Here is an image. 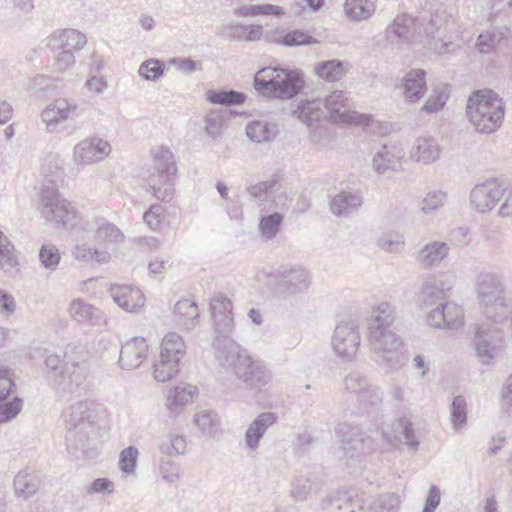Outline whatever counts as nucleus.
<instances>
[{
    "label": "nucleus",
    "mask_w": 512,
    "mask_h": 512,
    "mask_svg": "<svg viewBox=\"0 0 512 512\" xmlns=\"http://www.w3.org/2000/svg\"><path fill=\"white\" fill-rule=\"evenodd\" d=\"M395 308L387 301L371 307L366 318L367 341L375 362L388 371H398L406 364L403 341L393 329Z\"/></svg>",
    "instance_id": "1"
},
{
    "label": "nucleus",
    "mask_w": 512,
    "mask_h": 512,
    "mask_svg": "<svg viewBox=\"0 0 512 512\" xmlns=\"http://www.w3.org/2000/svg\"><path fill=\"white\" fill-rule=\"evenodd\" d=\"M86 359V349L76 344H68L62 356L58 354L46 356L47 377L60 397L73 395L82 388L89 373Z\"/></svg>",
    "instance_id": "2"
},
{
    "label": "nucleus",
    "mask_w": 512,
    "mask_h": 512,
    "mask_svg": "<svg viewBox=\"0 0 512 512\" xmlns=\"http://www.w3.org/2000/svg\"><path fill=\"white\" fill-rule=\"evenodd\" d=\"M327 111L332 122L337 124H348L359 122L363 115L353 110L351 100L342 90H335L322 99L302 100L293 111L299 120L308 126L320 121Z\"/></svg>",
    "instance_id": "3"
},
{
    "label": "nucleus",
    "mask_w": 512,
    "mask_h": 512,
    "mask_svg": "<svg viewBox=\"0 0 512 512\" xmlns=\"http://www.w3.org/2000/svg\"><path fill=\"white\" fill-rule=\"evenodd\" d=\"M94 412L95 404L84 400L73 403L62 413L67 451L75 458H92L94 456V452L89 447Z\"/></svg>",
    "instance_id": "4"
},
{
    "label": "nucleus",
    "mask_w": 512,
    "mask_h": 512,
    "mask_svg": "<svg viewBox=\"0 0 512 512\" xmlns=\"http://www.w3.org/2000/svg\"><path fill=\"white\" fill-rule=\"evenodd\" d=\"M475 291L484 315L501 322L512 314V299L507 294L502 276L495 272L482 271L475 281Z\"/></svg>",
    "instance_id": "5"
},
{
    "label": "nucleus",
    "mask_w": 512,
    "mask_h": 512,
    "mask_svg": "<svg viewBox=\"0 0 512 512\" xmlns=\"http://www.w3.org/2000/svg\"><path fill=\"white\" fill-rule=\"evenodd\" d=\"M505 105L502 98L492 90L474 92L467 101L466 115L479 133L491 134L502 124Z\"/></svg>",
    "instance_id": "6"
},
{
    "label": "nucleus",
    "mask_w": 512,
    "mask_h": 512,
    "mask_svg": "<svg viewBox=\"0 0 512 512\" xmlns=\"http://www.w3.org/2000/svg\"><path fill=\"white\" fill-rule=\"evenodd\" d=\"M152 160L153 172L147 179V191L162 202H170L174 195L172 179L177 171L174 155L169 148L161 146L152 152Z\"/></svg>",
    "instance_id": "7"
},
{
    "label": "nucleus",
    "mask_w": 512,
    "mask_h": 512,
    "mask_svg": "<svg viewBox=\"0 0 512 512\" xmlns=\"http://www.w3.org/2000/svg\"><path fill=\"white\" fill-rule=\"evenodd\" d=\"M38 210L47 221L62 224L65 227H74L77 212L58 192V185L54 179L44 178L39 194Z\"/></svg>",
    "instance_id": "8"
},
{
    "label": "nucleus",
    "mask_w": 512,
    "mask_h": 512,
    "mask_svg": "<svg viewBox=\"0 0 512 512\" xmlns=\"http://www.w3.org/2000/svg\"><path fill=\"white\" fill-rule=\"evenodd\" d=\"M186 354L183 338L175 333H167L160 344L159 358L153 363V377L159 383L171 380L180 371V363Z\"/></svg>",
    "instance_id": "9"
},
{
    "label": "nucleus",
    "mask_w": 512,
    "mask_h": 512,
    "mask_svg": "<svg viewBox=\"0 0 512 512\" xmlns=\"http://www.w3.org/2000/svg\"><path fill=\"white\" fill-rule=\"evenodd\" d=\"M339 452L347 459H359L376 450L374 439L360 427L349 423H340L335 428Z\"/></svg>",
    "instance_id": "10"
},
{
    "label": "nucleus",
    "mask_w": 512,
    "mask_h": 512,
    "mask_svg": "<svg viewBox=\"0 0 512 512\" xmlns=\"http://www.w3.org/2000/svg\"><path fill=\"white\" fill-rule=\"evenodd\" d=\"M343 390L355 398L360 409L370 412L383 401V390L359 371L349 372L343 379Z\"/></svg>",
    "instance_id": "11"
},
{
    "label": "nucleus",
    "mask_w": 512,
    "mask_h": 512,
    "mask_svg": "<svg viewBox=\"0 0 512 512\" xmlns=\"http://www.w3.org/2000/svg\"><path fill=\"white\" fill-rule=\"evenodd\" d=\"M493 323H476L473 325L472 344L475 348L476 355L483 364H489L491 360L497 358L503 345V332L497 325Z\"/></svg>",
    "instance_id": "12"
},
{
    "label": "nucleus",
    "mask_w": 512,
    "mask_h": 512,
    "mask_svg": "<svg viewBox=\"0 0 512 512\" xmlns=\"http://www.w3.org/2000/svg\"><path fill=\"white\" fill-rule=\"evenodd\" d=\"M276 281V292L283 298L304 294L311 285L310 272L301 265L280 266L271 275Z\"/></svg>",
    "instance_id": "13"
},
{
    "label": "nucleus",
    "mask_w": 512,
    "mask_h": 512,
    "mask_svg": "<svg viewBox=\"0 0 512 512\" xmlns=\"http://www.w3.org/2000/svg\"><path fill=\"white\" fill-rule=\"evenodd\" d=\"M360 343L358 323L346 320L337 324L332 335L331 345L338 358L348 362L354 360Z\"/></svg>",
    "instance_id": "14"
},
{
    "label": "nucleus",
    "mask_w": 512,
    "mask_h": 512,
    "mask_svg": "<svg viewBox=\"0 0 512 512\" xmlns=\"http://www.w3.org/2000/svg\"><path fill=\"white\" fill-rule=\"evenodd\" d=\"M84 110L83 106L72 99L58 98L42 110L40 117L46 125V131L53 133L59 124L80 117Z\"/></svg>",
    "instance_id": "15"
},
{
    "label": "nucleus",
    "mask_w": 512,
    "mask_h": 512,
    "mask_svg": "<svg viewBox=\"0 0 512 512\" xmlns=\"http://www.w3.org/2000/svg\"><path fill=\"white\" fill-rule=\"evenodd\" d=\"M452 288V283L445 279V275H432L427 277L416 293V304L427 309L433 305L442 303L446 298V292Z\"/></svg>",
    "instance_id": "16"
},
{
    "label": "nucleus",
    "mask_w": 512,
    "mask_h": 512,
    "mask_svg": "<svg viewBox=\"0 0 512 512\" xmlns=\"http://www.w3.org/2000/svg\"><path fill=\"white\" fill-rule=\"evenodd\" d=\"M83 229L93 233L96 244L109 248L117 246L124 241V234L112 222L101 216H92L85 221Z\"/></svg>",
    "instance_id": "17"
},
{
    "label": "nucleus",
    "mask_w": 512,
    "mask_h": 512,
    "mask_svg": "<svg viewBox=\"0 0 512 512\" xmlns=\"http://www.w3.org/2000/svg\"><path fill=\"white\" fill-rule=\"evenodd\" d=\"M505 195V187L497 179L477 184L470 193L471 206L480 213L490 211Z\"/></svg>",
    "instance_id": "18"
},
{
    "label": "nucleus",
    "mask_w": 512,
    "mask_h": 512,
    "mask_svg": "<svg viewBox=\"0 0 512 512\" xmlns=\"http://www.w3.org/2000/svg\"><path fill=\"white\" fill-rule=\"evenodd\" d=\"M247 361L235 366L234 374L241 379L247 388L261 390L271 378V372L264 362L247 356Z\"/></svg>",
    "instance_id": "19"
},
{
    "label": "nucleus",
    "mask_w": 512,
    "mask_h": 512,
    "mask_svg": "<svg viewBox=\"0 0 512 512\" xmlns=\"http://www.w3.org/2000/svg\"><path fill=\"white\" fill-rule=\"evenodd\" d=\"M427 323L437 329L457 330L464 324V312L454 302L439 303L427 316Z\"/></svg>",
    "instance_id": "20"
},
{
    "label": "nucleus",
    "mask_w": 512,
    "mask_h": 512,
    "mask_svg": "<svg viewBox=\"0 0 512 512\" xmlns=\"http://www.w3.org/2000/svg\"><path fill=\"white\" fill-rule=\"evenodd\" d=\"M210 311L213 318L214 337H231L234 329L231 300L222 293H216L211 299Z\"/></svg>",
    "instance_id": "21"
},
{
    "label": "nucleus",
    "mask_w": 512,
    "mask_h": 512,
    "mask_svg": "<svg viewBox=\"0 0 512 512\" xmlns=\"http://www.w3.org/2000/svg\"><path fill=\"white\" fill-rule=\"evenodd\" d=\"M213 353L219 364L225 368H232L247 361L249 353L235 342L230 336L214 337L212 341Z\"/></svg>",
    "instance_id": "22"
},
{
    "label": "nucleus",
    "mask_w": 512,
    "mask_h": 512,
    "mask_svg": "<svg viewBox=\"0 0 512 512\" xmlns=\"http://www.w3.org/2000/svg\"><path fill=\"white\" fill-rule=\"evenodd\" d=\"M111 152V145L99 137H91L79 142L73 150L77 165H89L106 158Z\"/></svg>",
    "instance_id": "23"
},
{
    "label": "nucleus",
    "mask_w": 512,
    "mask_h": 512,
    "mask_svg": "<svg viewBox=\"0 0 512 512\" xmlns=\"http://www.w3.org/2000/svg\"><path fill=\"white\" fill-rule=\"evenodd\" d=\"M285 68L281 67H264L260 69L254 76V88L260 94L272 96H287L292 90H284L279 88V82L283 79L281 76Z\"/></svg>",
    "instance_id": "24"
},
{
    "label": "nucleus",
    "mask_w": 512,
    "mask_h": 512,
    "mask_svg": "<svg viewBox=\"0 0 512 512\" xmlns=\"http://www.w3.org/2000/svg\"><path fill=\"white\" fill-rule=\"evenodd\" d=\"M149 345L143 337H133L121 346L119 365L122 369L133 370L138 368L147 358Z\"/></svg>",
    "instance_id": "25"
},
{
    "label": "nucleus",
    "mask_w": 512,
    "mask_h": 512,
    "mask_svg": "<svg viewBox=\"0 0 512 512\" xmlns=\"http://www.w3.org/2000/svg\"><path fill=\"white\" fill-rule=\"evenodd\" d=\"M114 302L127 312H137L144 306L145 297L141 290L131 285H113L110 289Z\"/></svg>",
    "instance_id": "26"
},
{
    "label": "nucleus",
    "mask_w": 512,
    "mask_h": 512,
    "mask_svg": "<svg viewBox=\"0 0 512 512\" xmlns=\"http://www.w3.org/2000/svg\"><path fill=\"white\" fill-rule=\"evenodd\" d=\"M47 45L54 51L68 50L77 52L81 50L86 42V36L75 29H64L53 32L47 39Z\"/></svg>",
    "instance_id": "27"
},
{
    "label": "nucleus",
    "mask_w": 512,
    "mask_h": 512,
    "mask_svg": "<svg viewBox=\"0 0 512 512\" xmlns=\"http://www.w3.org/2000/svg\"><path fill=\"white\" fill-rule=\"evenodd\" d=\"M278 416L274 412L260 413L248 426L245 435V445L252 451H255L260 444L269 427L277 422Z\"/></svg>",
    "instance_id": "28"
},
{
    "label": "nucleus",
    "mask_w": 512,
    "mask_h": 512,
    "mask_svg": "<svg viewBox=\"0 0 512 512\" xmlns=\"http://www.w3.org/2000/svg\"><path fill=\"white\" fill-rule=\"evenodd\" d=\"M450 247L442 241H431L425 244L416 254V261L423 268L438 266L448 255Z\"/></svg>",
    "instance_id": "29"
},
{
    "label": "nucleus",
    "mask_w": 512,
    "mask_h": 512,
    "mask_svg": "<svg viewBox=\"0 0 512 512\" xmlns=\"http://www.w3.org/2000/svg\"><path fill=\"white\" fill-rule=\"evenodd\" d=\"M404 156L403 150L396 145L384 144L373 157V167L378 174H384L389 170L396 171L399 160Z\"/></svg>",
    "instance_id": "30"
},
{
    "label": "nucleus",
    "mask_w": 512,
    "mask_h": 512,
    "mask_svg": "<svg viewBox=\"0 0 512 512\" xmlns=\"http://www.w3.org/2000/svg\"><path fill=\"white\" fill-rule=\"evenodd\" d=\"M363 203L359 192L342 191L336 194L330 202V210L337 216H348L357 211Z\"/></svg>",
    "instance_id": "31"
},
{
    "label": "nucleus",
    "mask_w": 512,
    "mask_h": 512,
    "mask_svg": "<svg viewBox=\"0 0 512 512\" xmlns=\"http://www.w3.org/2000/svg\"><path fill=\"white\" fill-rule=\"evenodd\" d=\"M425 71L414 69L403 78V94L407 102L418 101L426 91Z\"/></svg>",
    "instance_id": "32"
},
{
    "label": "nucleus",
    "mask_w": 512,
    "mask_h": 512,
    "mask_svg": "<svg viewBox=\"0 0 512 512\" xmlns=\"http://www.w3.org/2000/svg\"><path fill=\"white\" fill-rule=\"evenodd\" d=\"M441 147L433 137H419L413 147L411 157L417 162L430 164L439 159Z\"/></svg>",
    "instance_id": "33"
},
{
    "label": "nucleus",
    "mask_w": 512,
    "mask_h": 512,
    "mask_svg": "<svg viewBox=\"0 0 512 512\" xmlns=\"http://www.w3.org/2000/svg\"><path fill=\"white\" fill-rule=\"evenodd\" d=\"M413 19L408 15H398L386 28V38L391 44H406L412 37Z\"/></svg>",
    "instance_id": "34"
},
{
    "label": "nucleus",
    "mask_w": 512,
    "mask_h": 512,
    "mask_svg": "<svg viewBox=\"0 0 512 512\" xmlns=\"http://www.w3.org/2000/svg\"><path fill=\"white\" fill-rule=\"evenodd\" d=\"M71 316L79 322H89L92 325H100L105 322L104 313L82 299H74L69 308Z\"/></svg>",
    "instance_id": "35"
},
{
    "label": "nucleus",
    "mask_w": 512,
    "mask_h": 512,
    "mask_svg": "<svg viewBox=\"0 0 512 512\" xmlns=\"http://www.w3.org/2000/svg\"><path fill=\"white\" fill-rule=\"evenodd\" d=\"M268 40L272 43L286 47H297L301 45H311L317 43L316 39L302 30L286 32L283 29H277L268 36Z\"/></svg>",
    "instance_id": "36"
},
{
    "label": "nucleus",
    "mask_w": 512,
    "mask_h": 512,
    "mask_svg": "<svg viewBox=\"0 0 512 512\" xmlns=\"http://www.w3.org/2000/svg\"><path fill=\"white\" fill-rule=\"evenodd\" d=\"M377 0H346L344 12L351 21H363L370 18L376 10Z\"/></svg>",
    "instance_id": "37"
},
{
    "label": "nucleus",
    "mask_w": 512,
    "mask_h": 512,
    "mask_svg": "<svg viewBox=\"0 0 512 512\" xmlns=\"http://www.w3.org/2000/svg\"><path fill=\"white\" fill-rule=\"evenodd\" d=\"M15 494L23 499H28L34 495L40 487L39 477L28 470H22L14 478Z\"/></svg>",
    "instance_id": "38"
},
{
    "label": "nucleus",
    "mask_w": 512,
    "mask_h": 512,
    "mask_svg": "<svg viewBox=\"0 0 512 512\" xmlns=\"http://www.w3.org/2000/svg\"><path fill=\"white\" fill-rule=\"evenodd\" d=\"M176 321L186 330H190L195 326V322L199 317V309L195 302L189 299L179 300L174 307Z\"/></svg>",
    "instance_id": "39"
},
{
    "label": "nucleus",
    "mask_w": 512,
    "mask_h": 512,
    "mask_svg": "<svg viewBox=\"0 0 512 512\" xmlns=\"http://www.w3.org/2000/svg\"><path fill=\"white\" fill-rule=\"evenodd\" d=\"M197 393L196 386L189 384L177 385L169 390L166 405L170 410L175 411L192 402Z\"/></svg>",
    "instance_id": "40"
},
{
    "label": "nucleus",
    "mask_w": 512,
    "mask_h": 512,
    "mask_svg": "<svg viewBox=\"0 0 512 512\" xmlns=\"http://www.w3.org/2000/svg\"><path fill=\"white\" fill-rule=\"evenodd\" d=\"M347 66V63L333 59L318 63L315 66V71L320 78L328 82H334L344 77L347 72Z\"/></svg>",
    "instance_id": "41"
},
{
    "label": "nucleus",
    "mask_w": 512,
    "mask_h": 512,
    "mask_svg": "<svg viewBox=\"0 0 512 512\" xmlns=\"http://www.w3.org/2000/svg\"><path fill=\"white\" fill-rule=\"evenodd\" d=\"M72 256L84 263L96 261L99 264L107 263L110 260V254L105 250L91 247L87 243L78 244L72 250Z\"/></svg>",
    "instance_id": "42"
},
{
    "label": "nucleus",
    "mask_w": 512,
    "mask_h": 512,
    "mask_svg": "<svg viewBox=\"0 0 512 512\" xmlns=\"http://www.w3.org/2000/svg\"><path fill=\"white\" fill-rule=\"evenodd\" d=\"M277 126L264 121L256 120L250 122L246 127L247 136L254 142H269L277 134Z\"/></svg>",
    "instance_id": "43"
},
{
    "label": "nucleus",
    "mask_w": 512,
    "mask_h": 512,
    "mask_svg": "<svg viewBox=\"0 0 512 512\" xmlns=\"http://www.w3.org/2000/svg\"><path fill=\"white\" fill-rule=\"evenodd\" d=\"M508 29H493L481 33L476 41V49L482 54L492 52L502 40L508 37Z\"/></svg>",
    "instance_id": "44"
},
{
    "label": "nucleus",
    "mask_w": 512,
    "mask_h": 512,
    "mask_svg": "<svg viewBox=\"0 0 512 512\" xmlns=\"http://www.w3.org/2000/svg\"><path fill=\"white\" fill-rule=\"evenodd\" d=\"M238 17H254L257 15H272L281 17L285 14L282 7L273 4L242 5L234 9Z\"/></svg>",
    "instance_id": "45"
},
{
    "label": "nucleus",
    "mask_w": 512,
    "mask_h": 512,
    "mask_svg": "<svg viewBox=\"0 0 512 512\" xmlns=\"http://www.w3.org/2000/svg\"><path fill=\"white\" fill-rule=\"evenodd\" d=\"M283 79L279 82V88L292 90L287 96H272V98L277 99H292L296 95L300 93L304 86V80L301 74L297 70L284 69L282 75Z\"/></svg>",
    "instance_id": "46"
},
{
    "label": "nucleus",
    "mask_w": 512,
    "mask_h": 512,
    "mask_svg": "<svg viewBox=\"0 0 512 512\" xmlns=\"http://www.w3.org/2000/svg\"><path fill=\"white\" fill-rule=\"evenodd\" d=\"M194 423L204 436H214L220 426L218 415L210 410H202L195 414Z\"/></svg>",
    "instance_id": "47"
},
{
    "label": "nucleus",
    "mask_w": 512,
    "mask_h": 512,
    "mask_svg": "<svg viewBox=\"0 0 512 512\" xmlns=\"http://www.w3.org/2000/svg\"><path fill=\"white\" fill-rule=\"evenodd\" d=\"M246 96L235 90L208 91L207 100L214 104L234 106L244 103Z\"/></svg>",
    "instance_id": "48"
},
{
    "label": "nucleus",
    "mask_w": 512,
    "mask_h": 512,
    "mask_svg": "<svg viewBox=\"0 0 512 512\" xmlns=\"http://www.w3.org/2000/svg\"><path fill=\"white\" fill-rule=\"evenodd\" d=\"M453 428L459 430L467 420V403L463 396H456L450 406Z\"/></svg>",
    "instance_id": "49"
},
{
    "label": "nucleus",
    "mask_w": 512,
    "mask_h": 512,
    "mask_svg": "<svg viewBox=\"0 0 512 512\" xmlns=\"http://www.w3.org/2000/svg\"><path fill=\"white\" fill-rule=\"evenodd\" d=\"M277 189L278 180L272 178L247 187V192L252 198L265 201L269 198L270 193Z\"/></svg>",
    "instance_id": "50"
},
{
    "label": "nucleus",
    "mask_w": 512,
    "mask_h": 512,
    "mask_svg": "<svg viewBox=\"0 0 512 512\" xmlns=\"http://www.w3.org/2000/svg\"><path fill=\"white\" fill-rule=\"evenodd\" d=\"M39 259L43 267L55 270L60 262L61 256L56 246L50 243H45L39 250Z\"/></svg>",
    "instance_id": "51"
},
{
    "label": "nucleus",
    "mask_w": 512,
    "mask_h": 512,
    "mask_svg": "<svg viewBox=\"0 0 512 512\" xmlns=\"http://www.w3.org/2000/svg\"><path fill=\"white\" fill-rule=\"evenodd\" d=\"M164 69V64L160 60L149 59L140 65L138 73L145 80L156 81L163 75Z\"/></svg>",
    "instance_id": "52"
},
{
    "label": "nucleus",
    "mask_w": 512,
    "mask_h": 512,
    "mask_svg": "<svg viewBox=\"0 0 512 512\" xmlns=\"http://www.w3.org/2000/svg\"><path fill=\"white\" fill-rule=\"evenodd\" d=\"M395 439L399 443H403L405 445L410 446L411 448H416L419 445V442L416 439L414 430L412 428V424L405 421H400L397 423L394 428Z\"/></svg>",
    "instance_id": "53"
},
{
    "label": "nucleus",
    "mask_w": 512,
    "mask_h": 512,
    "mask_svg": "<svg viewBox=\"0 0 512 512\" xmlns=\"http://www.w3.org/2000/svg\"><path fill=\"white\" fill-rule=\"evenodd\" d=\"M138 455V449L134 446H129L123 449L119 456L120 470L127 475L134 474Z\"/></svg>",
    "instance_id": "54"
},
{
    "label": "nucleus",
    "mask_w": 512,
    "mask_h": 512,
    "mask_svg": "<svg viewBox=\"0 0 512 512\" xmlns=\"http://www.w3.org/2000/svg\"><path fill=\"white\" fill-rule=\"evenodd\" d=\"M399 498L393 494H384L375 499L367 508L373 512H397Z\"/></svg>",
    "instance_id": "55"
},
{
    "label": "nucleus",
    "mask_w": 512,
    "mask_h": 512,
    "mask_svg": "<svg viewBox=\"0 0 512 512\" xmlns=\"http://www.w3.org/2000/svg\"><path fill=\"white\" fill-rule=\"evenodd\" d=\"M0 243V266L5 271H10L17 265V258L14 251V245L7 237Z\"/></svg>",
    "instance_id": "56"
},
{
    "label": "nucleus",
    "mask_w": 512,
    "mask_h": 512,
    "mask_svg": "<svg viewBox=\"0 0 512 512\" xmlns=\"http://www.w3.org/2000/svg\"><path fill=\"white\" fill-rule=\"evenodd\" d=\"M0 243V266L5 271H10L17 265V258L14 251V245L7 237Z\"/></svg>",
    "instance_id": "57"
},
{
    "label": "nucleus",
    "mask_w": 512,
    "mask_h": 512,
    "mask_svg": "<svg viewBox=\"0 0 512 512\" xmlns=\"http://www.w3.org/2000/svg\"><path fill=\"white\" fill-rule=\"evenodd\" d=\"M282 220L283 217L278 212L262 217L259 225L262 234L267 239L274 238L279 230Z\"/></svg>",
    "instance_id": "58"
},
{
    "label": "nucleus",
    "mask_w": 512,
    "mask_h": 512,
    "mask_svg": "<svg viewBox=\"0 0 512 512\" xmlns=\"http://www.w3.org/2000/svg\"><path fill=\"white\" fill-rule=\"evenodd\" d=\"M446 201V193L441 190L429 192L420 203V209L424 213H431L443 206Z\"/></svg>",
    "instance_id": "59"
},
{
    "label": "nucleus",
    "mask_w": 512,
    "mask_h": 512,
    "mask_svg": "<svg viewBox=\"0 0 512 512\" xmlns=\"http://www.w3.org/2000/svg\"><path fill=\"white\" fill-rule=\"evenodd\" d=\"M164 219V207L160 204H152L143 214L144 222L152 230H159Z\"/></svg>",
    "instance_id": "60"
},
{
    "label": "nucleus",
    "mask_w": 512,
    "mask_h": 512,
    "mask_svg": "<svg viewBox=\"0 0 512 512\" xmlns=\"http://www.w3.org/2000/svg\"><path fill=\"white\" fill-rule=\"evenodd\" d=\"M448 99L447 94L441 87H437L433 90L422 110L428 113L437 112L443 108Z\"/></svg>",
    "instance_id": "61"
},
{
    "label": "nucleus",
    "mask_w": 512,
    "mask_h": 512,
    "mask_svg": "<svg viewBox=\"0 0 512 512\" xmlns=\"http://www.w3.org/2000/svg\"><path fill=\"white\" fill-rule=\"evenodd\" d=\"M311 491V484L308 478L298 477L292 483L291 496L295 501H305Z\"/></svg>",
    "instance_id": "62"
},
{
    "label": "nucleus",
    "mask_w": 512,
    "mask_h": 512,
    "mask_svg": "<svg viewBox=\"0 0 512 512\" xmlns=\"http://www.w3.org/2000/svg\"><path fill=\"white\" fill-rule=\"evenodd\" d=\"M378 244L387 252H400L404 246V237L399 234H386L379 238Z\"/></svg>",
    "instance_id": "63"
},
{
    "label": "nucleus",
    "mask_w": 512,
    "mask_h": 512,
    "mask_svg": "<svg viewBox=\"0 0 512 512\" xmlns=\"http://www.w3.org/2000/svg\"><path fill=\"white\" fill-rule=\"evenodd\" d=\"M22 400L14 398L12 402L0 404V423H5L13 419L21 410Z\"/></svg>",
    "instance_id": "64"
}]
</instances>
